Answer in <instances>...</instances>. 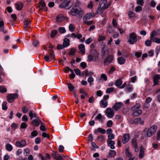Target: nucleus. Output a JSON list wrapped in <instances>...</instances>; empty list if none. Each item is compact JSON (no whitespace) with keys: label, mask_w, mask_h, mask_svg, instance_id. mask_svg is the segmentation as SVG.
Returning <instances> with one entry per match:
<instances>
[{"label":"nucleus","mask_w":160,"mask_h":160,"mask_svg":"<svg viewBox=\"0 0 160 160\" xmlns=\"http://www.w3.org/2000/svg\"><path fill=\"white\" fill-rule=\"evenodd\" d=\"M90 53L88 55V58L89 62L93 60L96 61L98 59L99 54L96 49H91Z\"/></svg>","instance_id":"obj_1"},{"label":"nucleus","mask_w":160,"mask_h":160,"mask_svg":"<svg viewBox=\"0 0 160 160\" xmlns=\"http://www.w3.org/2000/svg\"><path fill=\"white\" fill-rule=\"evenodd\" d=\"M140 107L139 103H137L131 108V110L132 111V115L134 116H137L141 115L142 112L141 110H138Z\"/></svg>","instance_id":"obj_2"},{"label":"nucleus","mask_w":160,"mask_h":160,"mask_svg":"<svg viewBox=\"0 0 160 160\" xmlns=\"http://www.w3.org/2000/svg\"><path fill=\"white\" fill-rule=\"evenodd\" d=\"M80 13H83V11L77 6H74L69 12V13L73 16H76L78 15Z\"/></svg>","instance_id":"obj_3"},{"label":"nucleus","mask_w":160,"mask_h":160,"mask_svg":"<svg viewBox=\"0 0 160 160\" xmlns=\"http://www.w3.org/2000/svg\"><path fill=\"white\" fill-rule=\"evenodd\" d=\"M137 35L135 32H132L129 35V39L128 40V42L131 44H133L135 43L137 41Z\"/></svg>","instance_id":"obj_4"},{"label":"nucleus","mask_w":160,"mask_h":160,"mask_svg":"<svg viewBox=\"0 0 160 160\" xmlns=\"http://www.w3.org/2000/svg\"><path fill=\"white\" fill-rule=\"evenodd\" d=\"M18 97V95L17 93L10 94L7 96V100L9 102L12 103L15 98Z\"/></svg>","instance_id":"obj_5"},{"label":"nucleus","mask_w":160,"mask_h":160,"mask_svg":"<svg viewBox=\"0 0 160 160\" xmlns=\"http://www.w3.org/2000/svg\"><path fill=\"white\" fill-rule=\"evenodd\" d=\"M113 60V56L112 55H108L104 59L103 64L104 65H109Z\"/></svg>","instance_id":"obj_6"},{"label":"nucleus","mask_w":160,"mask_h":160,"mask_svg":"<svg viewBox=\"0 0 160 160\" xmlns=\"http://www.w3.org/2000/svg\"><path fill=\"white\" fill-rule=\"evenodd\" d=\"M48 47L49 48H50L49 50V54L50 55L51 58L54 60H55V54L54 51L53 50V47L52 44L51 43H50Z\"/></svg>","instance_id":"obj_7"},{"label":"nucleus","mask_w":160,"mask_h":160,"mask_svg":"<svg viewBox=\"0 0 160 160\" xmlns=\"http://www.w3.org/2000/svg\"><path fill=\"white\" fill-rule=\"evenodd\" d=\"M52 156L56 160H62L63 159L62 156L57 151L53 152L52 154Z\"/></svg>","instance_id":"obj_8"},{"label":"nucleus","mask_w":160,"mask_h":160,"mask_svg":"<svg viewBox=\"0 0 160 160\" xmlns=\"http://www.w3.org/2000/svg\"><path fill=\"white\" fill-rule=\"evenodd\" d=\"M130 138V134L129 133L124 134L122 137V142L125 144L129 140Z\"/></svg>","instance_id":"obj_9"},{"label":"nucleus","mask_w":160,"mask_h":160,"mask_svg":"<svg viewBox=\"0 0 160 160\" xmlns=\"http://www.w3.org/2000/svg\"><path fill=\"white\" fill-rule=\"evenodd\" d=\"M106 114L108 118H112L114 115L113 110L111 108H108L107 109Z\"/></svg>","instance_id":"obj_10"},{"label":"nucleus","mask_w":160,"mask_h":160,"mask_svg":"<svg viewBox=\"0 0 160 160\" xmlns=\"http://www.w3.org/2000/svg\"><path fill=\"white\" fill-rule=\"evenodd\" d=\"M65 5V9H69L73 5V3L71 2V0H65L64 1Z\"/></svg>","instance_id":"obj_11"},{"label":"nucleus","mask_w":160,"mask_h":160,"mask_svg":"<svg viewBox=\"0 0 160 160\" xmlns=\"http://www.w3.org/2000/svg\"><path fill=\"white\" fill-rule=\"evenodd\" d=\"M107 0H101L99 2L98 5L99 7L102 8L103 9H107Z\"/></svg>","instance_id":"obj_12"},{"label":"nucleus","mask_w":160,"mask_h":160,"mask_svg":"<svg viewBox=\"0 0 160 160\" xmlns=\"http://www.w3.org/2000/svg\"><path fill=\"white\" fill-rule=\"evenodd\" d=\"M39 3V5L38 6V7L40 8V9H41L42 8H43L44 11H46L48 10L47 8L45 7L46 6L45 2L43 0L40 1Z\"/></svg>","instance_id":"obj_13"},{"label":"nucleus","mask_w":160,"mask_h":160,"mask_svg":"<svg viewBox=\"0 0 160 160\" xmlns=\"http://www.w3.org/2000/svg\"><path fill=\"white\" fill-rule=\"evenodd\" d=\"M30 21L28 18H26L25 19L23 22V25L25 29H26L28 28H29L30 27Z\"/></svg>","instance_id":"obj_14"},{"label":"nucleus","mask_w":160,"mask_h":160,"mask_svg":"<svg viewBox=\"0 0 160 160\" xmlns=\"http://www.w3.org/2000/svg\"><path fill=\"white\" fill-rule=\"evenodd\" d=\"M40 123L42 124V122L39 119L38 117L36 119H33L32 122V123L33 126L35 127L38 126L40 124Z\"/></svg>","instance_id":"obj_15"},{"label":"nucleus","mask_w":160,"mask_h":160,"mask_svg":"<svg viewBox=\"0 0 160 160\" xmlns=\"http://www.w3.org/2000/svg\"><path fill=\"white\" fill-rule=\"evenodd\" d=\"M16 145L19 147H22L26 144V141L24 140H22L20 142L17 141L16 142Z\"/></svg>","instance_id":"obj_16"},{"label":"nucleus","mask_w":160,"mask_h":160,"mask_svg":"<svg viewBox=\"0 0 160 160\" xmlns=\"http://www.w3.org/2000/svg\"><path fill=\"white\" fill-rule=\"evenodd\" d=\"M160 79V75L157 74L153 77V86L158 85V80Z\"/></svg>","instance_id":"obj_17"},{"label":"nucleus","mask_w":160,"mask_h":160,"mask_svg":"<svg viewBox=\"0 0 160 160\" xmlns=\"http://www.w3.org/2000/svg\"><path fill=\"white\" fill-rule=\"evenodd\" d=\"M0 31L3 32L4 34H6L7 32V30H4V22L2 20L0 21Z\"/></svg>","instance_id":"obj_18"},{"label":"nucleus","mask_w":160,"mask_h":160,"mask_svg":"<svg viewBox=\"0 0 160 160\" xmlns=\"http://www.w3.org/2000/svg\"><path fill=\"white\" fill-rule=\"evenodd\" d=\"M122 103L120 102L116 103L112 107L113 108L115 111H118L122 107Z\"/></svg>","instance_id":"obj_19"},{"label":"nucleus","mask_w":160,"mask_h":160,"mask_svg":"<svg viewBox=\"0 0 160 160\" xmlns=\"http://www.w3.org/2000/svg\"><path fill=\"white\" fill-rule=\"evenodd\" d=\"M107 142L108 144V145L110 147L111 149H114L115 146L114 145L115 144V142L114 141L111 140H107Z\"/></svg>","instance_id":"obj_20"},{"label":"nucleus","mask_w":160,"mask_h":160,"mask_svg":"<svg viewBox=\"0 0 160 160\" xmlns=\"http://www.w3.org/2000/svg\"><path fill=\"white\" fill-rule=\"evenodd\" d=\"M65 18V17L62 14L58 15L56 17V21L59 22H62Z\"/></svg>","instance_id":"obj_21"},{"label":"nucleus","mask_w":160,"mask_h":160,"mask_svg":"<svg viewBox=\"0 0 160 160\" xmlns=\"http://www.w3.org/2000/svg\"><path fill=\"white\" fill-rule=\"evenodd\" d=\"M100 104L101 108H105L108 106V104L107 101L101 100L100 102Z\"/></svg>","instance_id":"obj_22"},{"label":"nucleus","mask_w":160,"mask_h":160,"mask_svg":"<svg viewBox=\"0 0 160 160\" xmlns=\"http://www.w3.org/2000/svg\"><path fill=\"white\" fill-rule=\"evenodd\" d=\"M101 78L103 79L105 81H106L107 79V77L106 75L104 73L102 74L100 78L99 77L97 78V81L98 82H100L101 80Z\"/></svg>","instance_id":"obj_23"},{"label":"nucleus","mask_w":160,"mask_h":160,"mask_svg":"<svg viewBox=\"0 0 160 160\" xmlns=\"http://www.w3.org/2000/svg\"><path fill=\"white\" fill-rule=\"evenodd\" d=\"M92 17V14L91 13H87L84 16L83 18V21L90 19Z\"/></svg>","instance_id":"obj_24"},{"label":"nucleus","mask_w":160,"mask_h":160,"mask_svg":"<svg viewBox=\"0 0 160 160\" xmlns=\"http://www.w3.org/2000/svg\"><path fill=\"white\" fill-rule=\"evenodd\" d=\"M144 149L142 146L140 147V151L139 157L140 159L142 158L144 156Z\"/></svg>","instance_id":"obj_25"},{"label":"nucleus","mask_w":160,"mask_h":160,"mask_svg":"<svg viewBox=\"0 0 160 160\" xmlns=\"http://www.w3.org/2000/svg\"><path fill=\"white\" fill-rule=\"evenodd\" d=\"M69 40L67 38H66L64 39L63 45L65 48L67 47L69 45Z\"/></svg>","instance_id":"obj_26"},{"label":"nucleus","mask_w":160,"mask_h":160,"mask_svg":"<svg viewBox=\"0 0 160 160\" xmlns=\"http://www.w3.org/2000/svg\"><path fill=\"white\" fill-rule=\"evenodd\" d=\"M108 50H105V48L103 47L102 50L101 56L102 58L104 57L107 54H108Z\"/></svg>","instance_id":"obj_27"},{"label":"nucleus","mask_w":160,"mask_h":160,"mask_svg":"<svg viewBox=\"0 0 160 160\" xmlns=\"http://www.w3.org/2000/svg\"><path fill=\"white\" fill-rule=\"evenodd\" d=\"M29 116L30 117L31 120H32L33 118H35L37 117V114L35 113H33L32 110L29 111Z\"/></svg>","instance_id":"obj_28"},{"label":"nucleus","mask_w":160,"mask_h":160,"mask_svg":"<svg viewBox=\"0 0 160 160\" xmlns=\"http://www.w3.org/2000/svg\"><path fill=\"white\" fill-rule=\"evenodd\" d=\"M118 62L120 64H122L125 63L126 60L122 57H119L117 59Z\"/></svg>","instance_id":"obj_29"},{"label":"nucleus","mask_w":160,"mask_h":160,"mask_svg":"<svg viewBox=\"0 0 160 160\" xmlns=\"http://www.w3.org/2000/svg\"><path fill=\"white\" fill-rule=\"evenodd\" d=\"M78 48L79 50L82 52V53L84 54L85 53V46L84 44H81L79 45Z\"/></svg>","instance_id":"obj_30"},{"label":"nucleus","mask_w":160,"mask_h":160,"mask_svg":"<svg viewBox=\"0 0 160 160\" xmlns=\"http://www.w3.org/2000/svg\"><path fill=\"white\" fill-rule=\"evenodd\" d=\"M58 31L56 30H53L52 31L50 34V37L52 38H54L56 35L57 34Z\"/></svg>","instance_id":"obj_31"},{"label":"nucleus","mask_w":160,"mask_h":160,"mask_svg":"<svg viewBox=\"0 0 160 160\" xmlns=\"http://www.w3.org/2000/svg\"><path fill=\"white\" fill-rule=\"evenodd\" d=\"M15 5L17 9L18 10H21L23 6V4L21 2L20 4L16 3Z\"/></svg>","instance_id":"obj_32"},{"label":"nucleus","mask_w":160,"mask_h":160,"mask_svg":"<svg viewBox=\"0 0 160 160\" xmlns=\"http://www.w3.org/2000/svg\"><path fill=\"white\" fill-rule=\"evenodd\" d=\"M105 9H103L101 7H99L98 6L97 8V10L96 12V14H101L103 12L104 10Z\"/></svg>","instance_id":"obj_33"},{"label":"nucleus","mask_w":160,"mask_h":160,"mask_svg":"<svg viewBox=\"0 0 160 160\" xmlns=\"http://www.w3.org/2000/svg\"><path fill=\"white\" fill-rule=\"evenodd\" d=\"M96 119L98 120L100 122H103V118L102 115L101 113L98 114L95 118V120Z\"/></svg>","instance_id":"obj_34"},{"label":"nucleus","mask_w":160,"mask_h":160,"mask_svg":"<svg viewBox=\"0 0 160 160\" xmlns=\"http://www.w3.org/2000/svg\"><path fill=\"white\" fill-rule=\"evenodd\" d=\"M122 83V78H120L116 81L115 84L117 86L119 87L121 85Z\"/></svg>","instance_id":"obj_35"},{"label":"nucleus","mask_w":160,"mask_h":160,"mask_svg":"<svg viewBox=\"0 0 160 160\" xmlns=\"http://www.w3.org/2000/svg\"><path fill=\"white\" fill-rule=\"evenodd\" d=\"M38 134V133L37 131L36 130H34L31 132V135L30 136V137L31 138H32L33 137L36 136Z\"/></svg>","instance_id":"obj_36"},{"label":"nucleus","mask_w":160,"mask_h":160,"mask_svg":"<svg viewBox=\"0 0 160 160\" xmlns=\"http://www.w3.org/2000/svg\"><path fill=\"white\" fill-rule=\"evenodd\" d=\"M116 155V152L115 150H111L110 153L109 155V157L113 158Z\"/></svg>","instance_id":"obj_37"},{"label":"nucleus","mask_w":160,"mask_h":160,"mask_svg":"<svg viewBox=\"0 0 160 160\" xmlns=\"http://www.w3.org/2000/svg\"><path fill=\"white\" fill-rule=\"evenodd\" d=\"M149 128L151 130L152 132H153V133H155L157 129V127L156 125H153Z\"/></svg>","instance_id":"obj_38"},{"label":"nucleus","mask_w":160,"mask_h":160,"mask_svg":"<svg viewBox=\"0 0 160 160\" xmlns=\"http://www.w3.org/2000/svg\"><path fill=\"white\" fill-rule=\"evenodd\" d=\"M154 134V133H153V132H152L150 128H149V129L147 131V135L148 137H150L152 136Z\"/></svg>","instance_id":"obj_39"},{"label":"nucleus","mask_w":160,"mask_h":160,"mask_svg":"<svg viewBox=\"0 0 160 160\" xmlns=\"http://www.w3.org/2000/svg\"><path fill=\"white\" fill-rule=\"evenodd\" d=\"M85 75L86 77L88 76H91L93 74V73L91 71L88 72V69H86L85 70Z\"/></svg>","instance_id":"obj_40"},{"label":"nucleus","mask_w":160,"mask_h":160,"mask_svg":"<svg viewBox=\"0 0 160 160\" xmlns=\"http://www.w3.org/2000/svg\"><path fill=\"white\" fill-rule=\"evenodd\" d=\"M58 32L60 33H64L66 32V30L64 28L60 27L58 28Z\"/></svg>","instance_id":"obj_41"},{"label":"nucleus","mask_w":160,"mask_h":160,"mask_svg":"<svg viewBox=\"0 0 160 160\" xmlns=\"http://www.w3.org/2000/svg\"><path fill=\"white\" fill-rule=\"evenodd\" d=\"M7 92V90L5 87L1 86H0V92L2 93H4Z\"/></svg>","instance_id":"obj_42"},{"label":"nucleus","mask_w":160,"mask_h":160,"mask_svg":"<svg viewBox=\"0 0 160 160\" xmlns=\"http://www.w3.org/2000/svg\"><path fill=\"white\" fill-rule=\"evenodd\" d=\"M68 88L69 91H72L74 89V87L72 86V84L70 83L67 84Z\"/></svg>","instance_id":"obj_43"},{"label":"nucleus","mask_w":160,"mask_h":160,"mask_svg":"<svg viewBox=\"0 0 160 160\" xmlns=\"http://www.w3.org/2000/svg\"><path fill=\"white\" fill-rule=\"evenodd\" d=\"M6 149L9 151H12V147L9 144H7L6 146Z\"/></svg>","instance_id":"obj_44"},{"label":"nucleus","mask_w":160,"mask_h":160,"mask_svg":"<svg viewBox=\"0 0 160 160\" xmlns=\"http://www.w3.org/2000/svg\"><path fill=\"white\" fill-rule=\"evenodd\" d=\"M76 49L75 48H72L70 50L68 54L69 55H73L74 54L75 52H76Z\"/></svg>","instance_id":"obj_45"},{"label":"nucleus","mask_w":160,"mask_h":160,"mask_svg":"<svg viewBox=\"0 0 160 160\" xmlns=\"http://www.w3.org/2000/svg\"><path fill=\"white\" fill-rule=\"evenodd\" d=\"M97 139L99 142H102L104 140V137L103 135H101L98 136Z\"/></svg>","instance_id":"obj_46"},{"label":"nucleus","mask_w":160,"mask_h":160,"mask_svg":"<svg viewBox=\"0 0 160 160\" xmlns=\"http://www.w3.org/2000/svg\"><path fill=\"white\" fill-rule=\"evenodd\" d=\"M114 90V88L113 87L109 88H108L106 91L107 93H110L113 91Z\"/></svg>","instance_id":"obj_47"},{"label":"nucleus","mask_w":160,"mask_h":160,"mask_svg":"<svg viewBox=\"0 0 160 160\" xmlns=\"http://www.w3.org/2000/svg\"><path fill=\"white\" fill-rule=\"evenodd\" d=\"M30 153V150L29 149L27 148L24 149V154L25 156H28L29 155Z\"/></svg>","instance_id":"obj_48"},{"label":"nucleus","mask_w":160,"mask_h":160,"mask_svg":"<svg viewBox=\"0 0 160 160\" xmlns=\"http://www.w3.org/2000/svg\"><path fill=\"white\" fill-rule=\"evenodd\" d=\"M107 31L110 33H111L114 32V29L112 27L109 26L107 28Z\"/></svg>","instance_id":"obj_49"},{"label":"nucleus","mask_w":160,"mask_h":160,"mask_svg":"<svg viewBox=\"0 0 160 160\" xmlns=\"http://www.w3.org/2000/svg\"><path fill=\"white\" fill-rule=\"evenodd\" d=\"M125 153L126 155L128 157H130L132 156L131 153L129 151V149L128 148H127L125 151Z\"/></svg>","instance_id":"obj_50"},{"label":"nucleus","mask_w":160,"mask_h":160,"mask_svg":"<svg viewBox=\"0 0 160 160\" xmlns=\"http://www.w3.org/2000/svg\"><path fill=\"white\" fill-rule=\"evenodd\" d=\"M137 139L135 138H133L132 140V143L133 146H136L137 143L136 142Z\"/></svg>","instance_id":"obj_51"},{"label":"nucleus","mask_w":160,"mask_h":160,"mask_svg":"<svg viewBox=\"0 0 160 160\" xmlns=\"http://www.w3.org/2000/svg\"><path fill=\"white\" fill-rule=\"evenodd\" d=\"M2 109L3 110H6L7 109L8 107L7 106V102H3L2 103Z\"/></svg>","instance_id":"obj_52"},{"label":"nucleus","mask_w":160,"mask_h":160,"mask_svg":"<svg viewBox=\"0 0 160 160\" xmlns=\"http://www.w3.org/2000/svg\"><path fill=\"white\" fill-rule=\"evenodd\" d=\"M22 111L24 113H26L28 111V109L25 106H23L22 108Z\"/></svg>","instance_id":"obj_53"},{"label":"nucleus","mask_w":160,"mask_h":160,"mask_svg":"<svg viewBox=\"0 0 160 160\" xmlns=\"http://www.w3.org/2000/svg\"><path fill=\"white\" fill-rule=\"evenodd\" d=\"M157 33L155 30L153 31L150 34V39H152L153 37L156 36Z\"/></svg>","instance_id":"obj_54"},{"label":"nucleus","mask_w":160,"mask_h":160,"mask_svg":"<svg viewBox=\"0 0 160 160\" xmlns=\"http://www.w3.org/2000/svg\"><path fill=\"white\" fill-rule=\"evenodd\" d=\"M112 125V120L108 121L107 123V126L108 127H111Z\"/></svg>","instance_id":"obj_55"},{"label":"nucleus","mask_w":160,"mask_h":160,"mask_svg":"<svg viewBox=\"0 0 160 160\" xmlns=\"http://www.w3.org/2000/svg\"><path fill=\"white\" fill-rule=\"evenodd\" d=\"M122 52V55H123L124 57H127L128 55V52L127 51L125 50H123Z\"/></svg>","instance_id":"obj_56"},{"label":"nucleus","mask_w":160,"mask_h":160,"mask_svg":"<svg viewBox=\"0 0 160 160\" xmlns=\"http://www.w3.org/2000/svg\"><path fill=\"white\" fill-rule=\"evenodd\" d=\"M98 130L99 132L102 134H105L106 132V130L104 129L101 128H98Z\"/></svg>","instance_id":"obj_57"},{"label":"nucleus","mask_w":160,"mask_h":160,"mask_svg":"<svg viewBox=\"0 0 160 160\" xmlns=\"http://www.w3.org/2000/svg\"><path fill=\"white\" fill-rule=\"evenodd\" d=\"M69 28L70 31L72 32L74 31L75 28L72 24H70L69 26Z\"/></svg>","instance_id":"obj_58"},{"label":"nucleus","mask_w":160,"mask_h":160,"mask_svg":"<svg viewBox=\"0 0 160 160\" xmlns=\"http://www.w3.org/2000/svg\"><path fill=\"white\" fill-rule=\"evenodd\" d=\"M153 41L157 43H160V39L157 38H154L153 39Z\"/></svg>","instance_id":"obj_59"},{"label":"nucleus","mask_w":160,"mask_h":160,"mask_svg":"<svg viewBox=\"0 0 160 160\" xmlns=\"http://www.w3.org/2000/svg\"><path fill=\"white\" fill-rule=\"evenodd\" d=\"M87 63L84 62H82L80 63V66L83 68L84 69L87 67Z\"/></svg>","instance_id":"obj_60"},{"label":"nucleus","mask_w":160,"mask_h":160,"mask_svg":"<svg viewBox=\"0 0 160 160\" xmlns=\"http://www.w3.org/2000/svg\"><path fill=\"white\" fill-rule=\"evenodd\" d=\"M42 136L44 138H49V135L48 133H47L46 132H44L42 133Z\"/></svg>","instance_id":"obj_61"},{"label":"nucleus","mask_w":160,"mask_h":160,"mask_svg":"<svg viewBox=\"0 0 160 160\" xmlns=\"http://www.w3.org/2000/svg\"><path fill=\"white\" fill-rule=\"evenodd\" d=\"M108 140H111L114 138V135L113 134H110L108 136Z\"/></svg>","instance_id":"obj_62"},{"label":"nucleus","mask_w":160,"mask_h":160,"mask_svg":"<svg viewBox=\"0 0 160 160\" xmlns=\"http://www.w3.org/2000/svg\"><path fill=\"white\" fill-rule=\"evenodd\" d=\"M142 7L140 6L137 7L135 8V11L137 12H138L141 11L142 10Z\"/></svg>","instance_id":"obj_63"},{"label":"nucleus","mask_w":160,"mask_h":160,"mask_svg":"<svg viewBox=\"0 0 160 160\" xmlns=\"http://www.w3.org/2000/svg\"><path fill=\"white\" fill-rule=\"evenodd\" d=\"M27 127V125L25 122H22L21 124L20 128H21L25 129Z\"/></svg>","instance_id":"obj_64"}]
</instances>
